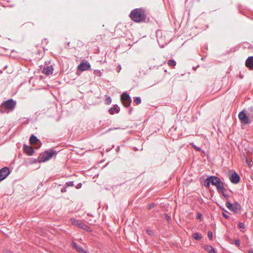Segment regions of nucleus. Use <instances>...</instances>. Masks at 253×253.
<instances>
[{
  "mask_svg": "<svg viewBox=\"0 0 253 253\" xmlns=\"http://www.w3.org/2000/svg\"><path fill=\"white\" fill-rule=\"evenodd\" d=\"M131 20L136 23L144 21L146 19L145 10L142 8H135L131 10L129 14Z\"/></svg>",
  "mask_w": 253,
  "mask_h": 253,
  "instance_id": "nucleus-1",
  "label": "nucleus"
},
{
  "mask_svg": "<svg viewBox=\"0 0 253 253\" xmlns=\"http://www.w3.org/2000/svg\"><path fill=\"white\" fill-rule=\"evenodd\" d=\"M16 105V101H14L12 99H9L6 101H4L0 107V112L3 113L5 111L3 110V108L8 110V111H13L15 108Z\"/></svg>",
  "mask_w": 253,
  "mask_h": 253,
  "instance_id": "nucleus-2",
  "label": "nucleus"
},
{
  "mask_svg": "<svg viewBox=\"0 0 253 253\" xmlns=\"http://www.w3.org/2000/svg\"><path fill=\"white\" fill-rule=\"evenodd\" d=\"M54 154H56V152L53 149L45 151L42 155H40L39 161L40 162H45L50 159Z\"/></svg>",
  "mask_w": 253,
  "mask_h": 253,
  "instance_id": "nucleus-3",
  "label": "nucleus"
},
{
  "mask_svg": "<svg viewBox=\"0 0 253 253\" xmlns=\"http://www.w3.org/2000/svg\"><path fill=\"white\" fill-rule=\"evenodd\" d=\"M226 207L230 210L236 213H239L241 211V205L236 202L234 205L227 201L225 204Z\"/></svg>",
  "mask_w": 253,
  "mask_h": 253,
  "instance_id": "nucleus-4",
  "label": "nucleus"
},
{
  "mask_svg": "<svg viewBox=\"0 0 253 253\" xmlns=\"http://www.w3.org/2000/svg\"><path fill=\"white\" fill-rule=\"evenodd\" d=\"M71 222L74 225H76L81 229L87 231H88L89 227L81 220H77L75 218H71Z\"/></svg>",
  "mask_w": 253,
  "mask_h": 253,
  "instance_id": "nucleus-5",
  "label": "nucleus"
},
{
  "mask_svg": "<svg viewBox=\"0 0 253 253\" xmlns=\"http://www.w3.org/2000/svg\"><path fill=\"white\" fill-rule=\"evenodd\" d=\"M121 99L123 105L126 107H128L131 102V100L130 96L127 93L124 92L121 95Z\"/></svg>",
  "mask_w": 253,
  "mask_h": 253,
  "instance_id": "nucleus-6",
  "label": "nucleus"
},
{
  "mask_svg": "<svg viewBox=\"0 0 253 253\" xmlns=\"http://www.w3.org/2000/svg\"><path fill=\"white\" fill-rule=\"evenodd\" d=\"M29 141L30 143L34 145L36 149L39 148L42 145L41 141L34 134L31 135Z\"/></svg>",
  "mask_w": 253,
  "mask_h": 253,
  "instance_id": "nucleus-7",
  "label": "nucleus"
},
{
  "mask_svg": "<svg viewBox=\"0 0 253 253\" xmlns=\"http://www.w3.org/2000/svg\"><path fill=\"white\" fill-rule=\"evenodd\" d=\"M244 111L245 110H243L239 113L238 115L239 119L242 123L245 124H250V121H249V116H248Z\"/></svg>",
  "mask_w": 253,
  "mask_h": 253,
  "instance_id": "nucleus-8",
  "label": "nucleus"
},
{
  "mask_svg": "<svg viewBox=\"0 0 253 253\" xmlns=\"http://www.w3.org/2000/svg\"><path fill=\"white\" fill-rule=\"evenodd\" d=\"M10 170L7 167H4L0 169V181L3 180L9 174Z\"/></svg>",
  "mask_w": 253,
  "mask_h": 253,
  "instance_id": "nucleus-9",
  "label": "nucleus"
},
{
  "mask_svg": "<svg viewBox=\"0 0 253 253\" xmlns=\"http://www.w3.org/2000/svg\"><path fill=\"white\" fill-rule=\"evenodd\" d=\"M229 179L232 183L237 184L240 181V177L239 174L236 172L234 171L229 177Z\"/></svg>",
  "mask_w": 253,
  "mask_h": 253,
  "instance_id": "nucleus-10",
  "label": "nucleus"
},
{
  "mask_svg": "<svg viewBox=\"0 0 253 253\" xmlns=\"http://www.w3.org/2000/svg\"><path fill=\"white\" fill-rule=\"evenodd\" d=\"M90 69V65L89 63H81L78 66V69L81 71H87Z\"/></svg>",
  "mask_w": 253,
  "mask_h": 253,
  "instance_id": "nucleus-11",
  "label": "nucleus"
},
{
  "mask_svg": "<svg viewBox=\"0 0 253 253\" xmlns=\"http://www.w3.org/2000/svg\"><path fill=\"white\" fill-rule=\"evenodd\" d=\"M71 245L73 249L80 253H87V251H85L81 246L78 245L75 242H72Z\"/></svg>",
  "mask_w": 253,
  "mask_h": 253,
  "instance_id": "nucleus-12",
  "label": "nucleus"
},
{
  "mask_svg": "<svg viewBox=\"0 0 253 253\" xmlns=\"http://www.w3.org/2000/svg\"><path fill=\"white\" fill-rule=\"evenodd\" d=\"M210 182L212 185L215 186L221 183V180L218 177L215 176H210Z\"/></svg>",
  "mask_w": 253,
  "mask_h": 253,
  "instance_id": "nucleus-13",
  "label": "nucleus"
},
{
  "mask_svg": "<svg viewBox=\"0 0 253 253\" xmlns=\"http://www.w3.org/2000/svg\"><path fill=\"white\" fill-rule=\"evenodd\" d=\"M24 152L29 156H32L34 153V150L32 147L24 145L23 146Z\"/></svg>",
  "mask_w": 253,
  "mask_h": 253,
  "instance_id": "nucleus-14",
  "label": "nucleus"
},
{
  "mask_svg": "<svg viewBox=\"0 0 253 253\" xmlns=\"http://www.w3.org/2000/svg\"><path fill=\"white\" fill-rule=\"evenodd\" d=\"M245 65L250 70L253 69V56H249L246 60Z\"/></svg>",
  "mask_w": 253,
  "mask_h": 253,
  "instance_id": "nucleus-15",
  "label": "nucleus"
},
{
  "mask_svg": "<svg viewBox=\"0 0 253 253\" xmlns=\"http://www.w3.org/2000/svg\"><path fill=\"white\" fill-rule=\"evenodd\" d=\"M52 70L53 69L51 66H47L46 67H44L43 68L42 72L45 75H49L52 73Z\"/></svg>",
  "mask_w": 253,
  "mask_h": 253,
  "instance_id": "nucleus-16",
  "label": "nucleus"
},
{
  "mask_svg": "<svg viewBox=\"0 0 253 253\" xmlns=\"http://www.w3.org/2000/svg\"><path fill=\"white\" fill-rule=\"evenodd\" d=\"M120 109L117 105H114L109 109V112L110 114L113 115L114 113L119 112Z\"/></svg>",
  "mask_w": 253,
  "mask_h": 253,
  "instance_id": "nucleus-17",
  "label": "nucleus"
},
{
  "mask_svg": "<svg viewBox=\"0 0 253 253\" xmlns=\"http://www.w3.org/2000/svg\"><path fill=\"white\" fill-rule=\"evenodd\" d=\"M216 187L218 192L219 193H223V192H225L226 190L223 186V183L222 181L221 182V183L218 184L217 186H216Z\"/></svg>",
  "mask_w": 253,
  "mask_h": 253,
  "instance_id": "nucleus-18",
  "label": "nucleus"
},
{
  "mask_svg": "<svg viewBox=\"0 0 253 253\" xmlns=\"http://www.w3.org/2000/svg\"><path fill=\"white\" fill-rule=\"evenodd\" d=\"M204 249L209 253H216L215 249L211 245H207L205 246Z\"/></svg>",
  "mask_w": 253,
  "mask_h": 253,
  "instance_id": "nucleus-19",
  "label": "nucleus"
},
{
  "mask_svg": "<svg viewBox=\"0 0 253 253\" xmlns=\"http://www.w3.org/2000/svg\"><path fill=\"white\" fill-rule=\"evenodd\" d=\"M193 237L195 240H199L202 238V235L198 232L194 233L193 234Z\"/></svg>",
  "mask_w": 253,
  "mask_h": 253,
  "instance_id": "nucleus-20",
  "label": "nucleus"
},
{
  "mask_svg": "<svg viewBox=\"0 0 253 253\" xmlns=\"http://www.w3.org/2000/svg\"><path fill=\"white\" fill-rule=\"evenodd\" d=\"M246 113L249 117H253V107H249L246 111Z\"/></svg>",
  "mask_w": 253,
  "mask_h": 253,
  "instance_id": "nucleus-21",
  "label": "nucleus"
},
{
  "mask_svg": "<svg viewBox=\"0 0 253 253\" xmlns=\"http://www.w3.org/2000/svg\"><path fill=\"white\" fill-rule=\"evenodd\" d=\"M176 62L174 60L170 59L168 61V64L172 67H174L176 65Z\"/></svg>",
  "mask_w": 253,
  "mask_h": 253,
  "instance_id": "nucleus-22",
  "label": "nucleus"
},
{
  "mask_svg": "<svg viewBox=\"0 0 253 253\" xmlns=\"http://www.w3.org/2000/svg\"><path fill=\"white\" fill-rule=\"evenodd\" d=\"M210 181L211 180L210 176H208L205 180V181L204 182V186L206 187H209L210 184H211Z\"/></svg>",
  "mask_w": 253,
  "mask_h": 253,
  "instance_id": "nucleus-23",
  "label": "nucleus"
},
{
  "mask_svg": "<svg viewBox=\"0 0 253 253\" xmlns=\"http://www.w3.org/2000/svg\"><path fill=\"white\" fill-rule=\"evenodd\" d=\"M190 145H191L192 146V147H193V148H194L196 150H197V151H199V152L201 151L202 149H201L200 147H198V146H196V145H195L193 142H192V143H190Z\"/></svg>",
  "mask_w": 253,
  "mask_h": 253,
  "instance_id": "nucleus-24",
  "label": "nucleus"
},
{
  "mask_svg": "<svg viewBox=\"0 0 253 253\" xmlns=\"http://www.w3.org/2000/svg\"><path fill=\"white\" fill-rule=\"evenodd\" d=\"M134 102L136 104H137V105L140 104L141 102V100L140 97H136L135 98H134Z\"/></svg>",
  "mask_w": 253,
  "mask_h": 253,
  "instance_id": "nucleus-25",
  "label": "nucleus"
},
{
  "mask_svg": "<svg viewBox=\"0 0 253 253\" xmlns=\"http://www.w3.org/2000/svg\"><path fill=\"white\" fill-rule=\"evenodd\" d=\"M146 232L147 233L150 235V236H153L154 235V232L152 230L150 229H146Z\"/></svg>",
  "mask_w": 253,
  "mask_h": 253,
  "instance_id": "nucleus-26",
  "label": "nucleus"
},
{
  "mask_svg": "<svg viewBox=\"0 0 253 253\" xmlns=\"http://www.w3.org/2000/svg\"><path fill=\"white\" fill-rule=\"evenodd\" d=\"M65 185H66V187H69V186H73L74 182H73V181L67 182L65 184Z\"/></svg>",
  "mask_w": 253,
  "mask_h": 253,
  "instance_id": "nucleus-27",
  "label": "nucleus"
},
{
  "mask_svg": "<svg viewBox=\"0 0 253 253\" xmlns=\"http://www.w3.org/2000/svg\"><path fill=\"white\" fill-rule=\"evenodd\" d=\"M238 227L240 229H244L245 228V224L243 222H239V224H238Z\"/></svg>",
  "mask_w": 253,
  "mask_h": 253,
  "instance_id": "nucleus-28",
  "label": "nucleus"
},
{
  "mask_svg": "<svg viewBox=\"0 0 253 253\" xmlns=\"http://www.w3.org/2000/svg\"><path fill=\"white\" fill-rule=\"evenodd\" d=\"M106 104L109 105L111 103V99L110 97H107L106 99Z\"/></svg>",
  "mask_w": 253,
  "mask_h": 253,
  "instance_id": "nucleus-29",
  "label": "nucleus"
},
{
  "mask_svg": "<svg viewBox=\"0 0 253 253\" xmlns=\"http://www.w3.org/2000/svg\"><path fill=\"white\" fill-rule=\"evenodd\" d=\"M208 237L211 240L212 238V233L211 231H209L208 233Z\"/></svg>",
  "mask_w": 253,
  "mask_h": 253,
  "instance_id": "nucleus-30",
  "label": "nucleus"
},
{
  "mask_svg": "<svg viewBox=\"0 0 253 253\" xmlns=\"http://www.w3.org/2000/svg\"><path fill=\"white\" fill-rule=\"evenodd\" d=\"M159 66H157V65H155V66H150L149 67V70H153V69H158L159 68Z\"/></svg>",
  "mask_w": 253,
  "mask_h": 253,
  "instance_id": "nucleus-31",
  "label": "nucleus"
},
{
  "mask_svg": "<svg viewBox=\"0 0 253 253\" xmlns=\"http://www.w3.org/2000/svg\"><path fill=\"white\" fill-rule=\"evenodd\" d=\"M222 215L226 219H228L230 218L228 215L226 214L225 212H222Z\"/></svg>",
  "mask_w": 253,
  "mask_h": 253,
  "instance_id": "nucleus-32",
  "label": "nucleus"
},
{
  "mask_svg": "<svg viewBox=\"0 0 253 253\" xmlns=\"http://www.w3.org/2000/svg\"><path fill=\"white\" fill-rule=\"evenodd\" d=\"M202 214L201 213L198 212L197 214V218L198 219H199L201 220V218H202Z\"/></svg>",
  "mask_w": 253,
  "mask_h": 253,
  "instance_id": "nucleus-33",
  "label": "nucleus"
},
{
  "mask_svg": "<svg viewBox=\"0 0 253 253\" xmlns=\"http://www.w3.org/2000/svg\"><path fill=\"white\" fill-rule=\"evenodd\" d=\"M246 163L249 166H251V161L247 158H246Z\"/></svg>",
  "mask_w": 253,
  "mask_h": 253,
  "instance_id": "nucleus-34",
  "label": "nucleus"
},
{
  "mask_svg": "<svg viewBox=\"0 0 253 253\" xmlns=\"http://www.w3.org/2000/svg\"><path fill=\"white\" fill-rule=\"evenodd\" d=\"M235 244L238 246H239L240 245V241L239 239H236L235 240Z\"/></svg>",
  "mask_w": 253,
  "mask_h": 253,
  "instance_id": "nucleus-35",
  "label": "nucleus"
},
{
  "mask_svg": "<svg viewBox=\"0 0 253 253\" xmlns=\"http://www.w3.org/2000/svg\"><path fill=\"white\" fill-rule=\"evenodd\" d=\"M154 206H155L154 204H153V203L150 204L148 206V209L150 210V209H152L154 207Z\"/></svg>",
  "mask_w": 253,
  "mask_h": 253,
  "instance_id": "nucleus-36",
  "label": "nucleus"
},
{
  "mask_svg": "<svg viewBox=\"0 0 253 253\" xmlns=\"http://www.w3.org/2000/svg\"><path fill=\"white\" fill-rule=\"evenodd\" d=\"M222 194L223 196L224 197H225V198H228L229 197V195L225 193L224 192H223V193H222Z\"/></svg>",
  "mask_w": 253,
  "mask_h": 253,
  "instance_id": "nucleus-37",
  "label": "nucleus"
},
{
  "mask_svg": "<svg viewBox=\"0 0 253 253\" xmlns=\"http://www.w3.org/2000/svg\"><path fill=\"white\" fill-rule=\"evenodd\" d=\"M82 186V183H78V184L77 185V186H76V188H77V189H80V188H81Z\"/></svg>",
  "mask_w": 253,
  "mask_h": 253,
  "instance_id": "nucleus-38",
  "label": "nucleus"
},
{
  "mask_svg": "<svg viewBox=\"0 0 253 253\" xmlns=\"http://www.w3.org/2000/svg\"><path fill=\"white\" fill-rule=\"evenodd\" d=\"M166 216V219L168 220V221H169L170 219H171V217L170 216L168 215V214H166L165 215Z\"/></svg>",
  "mask_w": 253,
  "mask_h": 253,
  "instance_id": "nucleus-39",
  "label": "nucleus"
},
{
  "mask_svg": "<svg viewBox=\"0 0 253 253\" xmlns=\"http://www.w3.org/2000/svg\"><path fill=\"white\" fill-rule=\"evenodd\" d=\"M101 72L99 70H95L94 71V74L96 75H98V74H100Z\"/></svg>",
  "mask_w": 253,
  "mask_h": 253,
  "instance_id": "nucleus-40",
  "label": "nucleus"
},
{
  "mask_svg": "<svg viewBox=\"0 0 253 253\" xmlns=\"http://www.w3.org/2000/svg\"><path fill=\"white\" fill-rule=\"evenodd\" d=\"M61 192L62 193H64V192H66V187H65V188H63L61 189Z\"/></svg>",
  "mask_w": 253,
  "mask_h": 253,
  "instance_id": "nucleus-41",
  "label": "nucleus"
},
{
  "mask_svg": "<svg viewBox=\"0 0 253 253\" xmlns=\"http://www.w3.org/2000/svg\"><path fill=\"white\" fill-rule=\"evenodd\" d=\"M120 129V127H115L114 128H110L107 131H110V130H113V129Z\"/></svg>",
  "mask_w": 253,
  "mask_h": 253,
  "instance_id": "nucleus-42",
  "label": "nucleus"
},
{
  "mask_svg": "<svg viewBox=\"0 0 253 253\" xmlns=\"http://www.w3.org/2000/svg\"><path fill=\"white\" fill-rule=\"evenodd\" d=\"M220 209H221V210H222L223 211H224L225 212H228V211H227L226 210H225L224 209V208H221V207H220Z\"/></svg>",
  "mask_w": 253,
  "mask_h": 253,
  "instance_id": "nucleus-43",
  "label": "nucleus"
},
{
  "mask_svg": "<svg viewBox=\"0 0 253 253\" xmlns=\"http://www.w3.org/2000/svg\"><path fill=\"white\" fill-rule=\"evenodd\" d=\"M248 253H253V250H250L248 251Z\"/></svg>",
  "mask_w": 253,
  "mask_h": 253,
  "instance_id": "nucleus-44",
  "label": "nucleus"
},
{
  "mask_svg": "<svg viewBox=\"0 0 253 253\" xmlns=\"http://www.w3.org/2000/svg\"><path fill=\"white\" fill-rule=\"evenodd\" d=\"M119 150H120V147H119V146H118V147H117V152H119Z\"/></svg>",
  "mask_w": 253,
  "mask_h": 253,
  "instance_id": "nucleus-45",
  "label": "nucleus"
},
{
  "mask_svg": "<svg viewBox=\"0 0 253 253\" xmlns=\"http://www.w3.org/2000/svg\"><path fill=\"white\" fill-rule=\"evenodd\" d=\"M131 112V109H130L129 111V113H130V112Z\"/></svg>",
  "mask_w": 253,
  "mask_h": 253,
  "instance_id": "nucleus-46",
  "label": "nucleus"
}]
</instances>
